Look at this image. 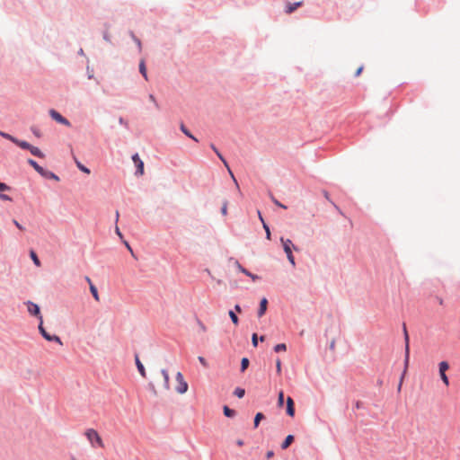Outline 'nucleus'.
I'll return each mask as SVG.
<instances>
[{
    "label": "nucleus",
    "instance_id": "f257e3e1",
    "mask_svg": "<svg viewBox=\"0 0 460 460\" xmlns=\"http://www.w3.org/2000/svg\"><path fill=\"white\" fill-rule=\"evenodd\" d=\"M85 436L93 447H103L104 444L98 432L93 429H89L85 431Z\"/></svg>",
    "mask_w": 460,
    "mask_h": 460
},
{
    "label": "nucleus",
    "instance_id": "f03ea898",
    "mask_svg": "<svg viewBox=\"0 0 460 460\" xmlns=\"http://www.w3.org/2000/svg\"><path fill=\"white\" fill-rule=\"evenodd\" d=\"M280 242L283 245V249H284V252H286L287 254V257H288V260L289 261V262L295 266L296 265V262H295V258L293 256V253H292V247L296 250V248L293 245L291 240L289 239H284L283 237L280 239Z\"/></svg>",
    "mask_w": 460,
    "mask_h": 460
},
{
    "label": "nucleus",
    "instance_id": "7ed1b4c3",
    "mask_svg": "<svg viewBox=\"0 0 460 460\" xmlns=\"http://www.w3.org/2000/svg\"><path fill=\"white\" fill-rule=\"evenodd\" d=\"M175 378L177 381V386L175 388L177 393L181 394L186 393L188 390V384L184 380L183 375L181 372H177Z\"/></svg>",
    "mask_w": 460,
    "mask_h": 460
},
{
    "label": "nucleus",
    "instance_id": "20e7f679",
    "mask_svg": "<svg viewBox=\"0 0 460 460\" xmlns=\"http://www.w3.org/2000/svg\"><path fill=\"white\" fill-rule=\"evenodd\" d=\"M39 331L41 333V335L49 341H56L58 343H59L60 345H62V341L60 340V338L57 335H50L49 334L46 330L44 329L43 327V319L42 317H40V324H39Z\"/></svg>",
    "mask_w": 460,
    "mask_h": 460
},
{
    "label": "nucleus",
    "instance_id": "39448f33",
    "mask_svg": "<svg viewBox=\"0 0 460 460\" xmlns=\"http://www.w3.org/2000/svg\"><path fill=\"white\" fill-rule=\"evenodd\" d=\"M448 368L449 365L447 361H441L438 364L439 376L442 382L446 385V386L449 385V380L447 376L446 375V372L448 370Z\"/></svg>",
    "mask_w": 460,
    "mask_h": 460
},
{
    "label": "nucleus",
    "instance_id": "423d86ee",
    "mask_svg": "<svg viewBox=\"0 0 460 460\" xmlns=\"http://www.w3.org/2000/svg\"><path fill=\"white\" fill-rule=\"evenodd\" d=\"M404 337H405V341H406V346H405V359H404V364H405V369L403 371V374H402V376L401 378V382H400V385H399V387L398 389L400 390L401 389V386H402V379H403V376H404V374L406 372V369L408 367V364H409V354H410V350H409V336H408V332L406 331V328L404 327Z\"/></svg>",
    "mask_w": 460,
    "mask_h": 460
},
{
    "label": "nucleus",
    "instance_id": "0eeeda50",
    "mask_svg": "<svg viewBox=\"0 0 460 460\" xmlns=\"http://www.w3.org/2000/svg\"><path fill=\"white\" fill-rule=\"evenodd\" d=\"M210 147L217 154L218 158L223 162L224 165L226 167L228 172L230 173L231 177L233 178L234 181L235 182V184H236V186L238 188L239 187L238 183H237V181H236V180H235V178H234V174H233V172H232V171H231V169H230V167L228 165V163L226 162V160L224 158V156L221 155V153L218 151V149L215 146L214 144H211Z\"/></svg>",
    "mask_w": 460,
    "mask_h": 460
},
{
    "label": "nucleus",
    "instance_id": "6e6552de",
    "mask_svg": "<svg viewBox=\"0 0 460 460\" xmlns=\"http://www.w3.org/2000/svg\"><path fill=\"white\" fill-rule=\"evenodd\" d=\"M25 305L27 306V310H28L29 314L31 315L37 316L38 319L40 321V317H42V315L40 314V310L39 305L31 301H27L25 303Z\"/></svg>",
    "mask_w": 460,
    "mask_h": 460
},
{
    "label": "nucleus",
    "instance_id": "1a4fd4ad",
    "mask_svg": "<svg viewBox=\"0 0 460 460\" xmlns=\"http://www.w3.org/2000/svg\"><path fill=\"white\" fill-rule=\"evenodd\" d=\"M49 115L57 122H58L60 124H63V125H65L66 127H70L71 126L70 122L66 118H64L59 112H58L57 111L50 110L49 111Z\"/></svg>",
    "mask_w": 460,
    "mask_h": 460
},
{
    "label": "nucleus",
    "instance_id": "9d476101",
    "mask_svg": "<svg viewBox=\"0 0 460 460\" xmlns=\"http://www.w3.org/2000/svg\"><path fill=\"white\" fill-rule=\"evenodd\" d=\"M132 160H133L135 165L137 166V172L136 173L138 174V175H143L144 174V163H143V161L139 158L137 154H135L132 156Z\"/></svg>",
    "mask_w": 460,
    "mask_h": 460
},
{
    "label": "nucleus",
    "instance_id": "9b49d317",
    "mask_svg": "<svg viewBox=\"0 0 460 460\" xmlns=\"http://www.w3.org/2000/svg\"><path fill=\"white\" fill-rule=\"evenodd\" d=\"M287 413L290 417H293L295 415L294 401L291 397L287 398Z\"/></svg>",
    "mask_w": 460,
    "mask_h": 460
},
{
    "label": "nucleus",
    "instance_id": "f8f14e48",
    "mask_svg": "<svg viewBox=\"0 0 460 460\" xmlns=\"http://www.w3.org/2000/svg\"><path fill=\"white\" fill-rule=\"evenodd\" d=\"M236 266L238 268V270L243 272V274H245L246 276L250 277L253 281L259 279V276L257 275H254L252 273H251L250 271H248L246 269H244L243 267H242V265L236 261Z\"/></svg>",
    "mask_w": 460,
    "mask_h": 460
},
{
    "label": "nucleus",
    "instance_id": "ddd939ff",
    "mask_svg": "<svg viewBox=\"0 0 460 460\" xmlns=\"http://www.w3.org/2000/svg\"><path fill=\"white\" fill-rule=\"evenodd\" d=\"M267 305H268V300H267V298L263 297L260 303V308L258 311L259 317H261L265 314V312L267 310Z\"/></svg>",
    "mask_w": 460,
    "mask_h": 460
},
{
    "label": "nucleus",
    "instance_id": "4468645a",
    "mask_svg": "<svg viewBox=\"0 0 460 460\" xmlns=\"http://www.w3.org/2000/svg\"><path fill=\"white\" fill-rule=\"evenodd\" d=\"M135 361H136V365H137V370H138L139 374L143 377H146V373L145 367L141 363V361H140V359H139L137 355L135 356Z\"/></svg>",
    "mask_w": 460,
    "mask_h": 460
},
{
    "label": "nucleus",
    "instance_id": "2eb2a0df",
    "mask_svg": "<svg viewBox=\"0 0 460 460\" xmlns=\"http://www.w3.org/2000/svg\"><path fill=\"white\" fill-rule=\"evenodd\" d=\"M163 376H164V387L165 390H169L170 389V376H169V373L167 370L165 369H163L161 371Z\"/></svg>",
    "mask_w": 460,
    "mask_h": 460
},
{
    "label": "nucleus",
    "instance_id": "dca6fc26",
    "mask_svg": "<svg viewBox=\"0 0 460 460\" xmlns=\"http://www.w3.org/2000/svg\"><path fill=\"white\" fill-rule=\"evenodd\" d=\"M303 4V2H296V3H294V4H290V3H288L287 4V8H286V13H293L296 8H298L299 6H301Z\"/></svg>",
    "mask_w": 460,
    "mask_h": 460
},
{
    "label": "nucleus",
    "instance_id": "f3484780",
    "mask_svg": "<svg viewBox=\"0 0 460 460\" xmlns=\"http://www.w3.org/2000/svg\"><path fill=\"white\" fill-rule=\"evenodd\" d=\"M29 151L31 153V155L37 156V157H40V158H44V154L36 146H31V148L29 149Z\"/></svg>",
    "mask_w": 460,
    "mask_h": 460
},
{
    "label": "nucleus",
    "instance_id": "a211bd4d",
    "mask_svg": "<svg viewBox=\"0 0 460 460\" xmlns=\"http://www.w3.org/2000/svg\"><path fill=\"white\" fill-rule=\"evenodd\" d=\"M293 441H294V436H292V435L287 436L284 442L281 444V448L287 449L291 445V443Z\"/></svg>",
    "mask_w": 460,
    "mask_h": 460
},
{
    "label": "nucleus",
    "instance_id": "6ab92c4d",
    "mask_svg": "<svg viewBox=\"0 0 460 460\" xmlns=\"http://www.w3.org/2000/svg\"><path fill=\"white\" fill-rule=\"evenodd\" d=\"M41 175L45 178H48V179H52V180H55L57 181H59V178L58 175H56L55 173H53L52 172H49V171H46L44 170V172L41 173Z\"/></svg>",
    "mask_w": 460,
    "mask_h": 460
},
{
    "label": "nucleus",
    "instance_id": "aec40b11",
    "mask_svg": "<svg viewBox=\"0 0 460 460\" xmlns=\"http://www.w3.org/2000/svg\"><path fill=\"white\" fill-rule=\"evenodd\" d=\"M28 164H31L40 175L44 172V169L40 166L34 160L29 159Z\"/></svg>",
    "mask_w": 460,
    "mask_h": 460
},
{
    "label": "nucleus",
    "instance_id": "412c9836",
    "mask_svg": "<svg viewBox=\"0 0 460 460\" xmlns=\"http://www.w3.org/2000/svg\"><path fill=\"white\" fill-rule=\"evenodd\" d=\"M139 72L146 80H148L146 67L144 60H141L139 63Z\"/></svg>",
    "mask_w": 460,
    "mask_h": 460
},
{
    "label": "nucleus",
    "instance_id": "4be33fe9",
    "mask_svg": "<svg viewBox=\"0 0 460 460\" xmlns=\"http://www.w3.org/2000/svg\"><path fill=\"white\" fill-rule=\"evenodd\" d=\"M14 144L17 145L18 146H20L21 148L27 149V150H29L31 148V146L28 142L23 141V140H19V139H16Z\"/></svg>",
    "mask_w": 460,
    "mask_h": 460
},
{
    "label": "nucleus",
    "instance_id": "5701e85b",
    "mask_svg": "<svg viewBox=\"0 0 460 460\" xmlns=\"http://www.w3.org/2000/svg\"><path fill=\"white\" fill-rule=\"evenodd\" d=\"M90 291L94 298V300L96 302H99L100 301V296H99V293H98V290H97V288L93 285V284H91V287H90Z\"/></svg>",
    "mask_w": 460,
    "mask_h": 460
},
{
    "label": "nucleus",
    "instance_id": "b1692460",
    "mask_svg": "<svg viewBox=\"0 0 460 460\" xmlns=\"http://www.w3.org/2000/svg\"><path fill=\"white\" fill-rule=\"evenodd\" d=\"M30 256L32 260V261L34 262V264L37 266V267H40V261L39 260L36 252L34 251H31L30 252Z\"/></svg>",
    "mask_w": 460,
    "mask_h": 460
},
{
    "label": "nucleus",
    "instance_id": "393cba45",
    "mask_svg": "<svg viewBox=\"0 0 460 460\" xmlns=\"http://www.w3.org/2000/svg\"><path fill=\"white\" fill-rule=\"evenodd\" d=\"M223 411H224V414L226 417L231 418L235 415V411L234 410L230 409L228 406H224Z\"/></svg>",
    "mask_w": 460,
    "mask_h": 460
},
{
    "label": "nucleus",
    "instance_id": "a878e982",
    "mask_svg": "<svg viewBox=\"0 0 460 460\" xmlns=\"http://www.w3.org/2000/svg\"><path fill=\"white\" fill-rule=\"evenodd\" d=\"M181 130L187 136L189 137L190 138L195 140V141H198V139L186 128V127L184 126V124H181Z\"/></svg>",
    "mask_w": 460,
    "mask_h": 460
},
{
    "label": "nucleus",
    "instance_id": "bb28decb",
    "mask_svg": "<svg viewBox=\"0 0 460 460\" xmlns=\"http://www.w3.org/2000/svg\"><path fill=\"white\" fill-rule=\"evenodd\" d=\"M234 394L235 396H237L238 398H243L245 394V391H244V389H243L241 387H237L234 389Z\"/></svg>",
    "mask_w": 460,
    "mask_h": 460
},
{
    "label": "nucleus",
    "instance_id": "cd10ccee",
    "mask_svg": "<svg viewBox=\"0 0 460 460\" xmlns=\"http://www.w3.org/2000/svg\"><path fill=\"white\" fill-rule=\"evenodd\" d=\"M228 314H229V316H230V318H231V320H232L233 323H234V325H238V323H239V319H238L237 315L235 314V313H234V311H232V310H231V311H229Z\"/></svg>",
    "mask_w": 460,
    "mask_h": 460
},
{
    "label": "nucleus",
    "instance_id": "c85d7f7f",
    "mask_svg": "<svg viewBox=\"0 0 460 460\" xmlns=\"http://www.w3.org/2000/svg\"><path fill=\"white\" fill-rule=\"evenodd\" d=\"M0 136L3 137L5 139H8L10 141H12L13 143H15L16 139L14 137L11 136L10 134L8 133H5L4 131H0Z\"/></svg>",
    "mask_w": 460,
    "mask_h": 460
},
{
    "label": "nucleus",
    "instance_id": "c756f323",
    "mask_svg": "<svg viewBox=\"0 0 460 460\" xmlns=\"http://www.w3.org/2000/svg\"><path fill=\"white\" fill-rule=\"evenodd\" d=\"M249 367V359L247 358H243L241 361V371L244 372Z\"/></svg>",
    "mask_w": 460,
    "mask_h": 460
},
{
    "label": "nucleus",
    "instance_id": "7c9ffc66",
    "mask_svg": "<svg viewBox=\"0 0 460 460\" xmlns=\"http://www.w3.org/2000/svg\"><path fill=\"white\" fill-rule=\"evenodd\" d=\"M75 164H76V165H77V167H78V169H79L80 171H82V172H85V173H87V174H89V173H90V170H89L87 167H85L84 165H83V164H82L79 161H77L76 159H75Z\"/></svg>",
    "mask_w": 460,
    "mask_h": 460
},
{
    "label": "nucleus",
    "instance_id": "2f4dec72",
    "mask_svg": "<svg viewBox=\"0 0 460 460\" xmlns=\"http://www.w3.org/2000/svg\"><path fill=\"white\" fill-rule=\"evenodd\" d=\"M264 418V415L261 413V412H258L256 415H255V418H254V427L257 428L260 421Z\"/></svg>",
    "mask_w": 460,
    "mask_h": 460
},
{
    "label": "nucleus",
    "instance_id": "473e14b6",
    "mask_svg": "<svg viewBox=\"0 0 460 460\" xmlns=\"http://www.w3.org/2000/svg\"><path fill=\"white\" fill-rule=\"evenodd\" d=\"M274 350L276 352H280V351H286L287 350V346L285 343H279V344H277L275 347H274Z\"/></svg>",
    "mask_w": 460,
    "mask_h": 460
},
{
    "label": "nucleus",
    "instance_id": "72a5a7b5",
    "mask_svg": "<svg viewBox=\"0 0 460 460\" xmlns=\"http://www.w3.org/2000/svg\"><path fill=\"white\" fill-rule=\"evenodd\" d=\"M283 403H284V393H283V391H280L279 393V396H278V405L279 407H281L283 405Z\"/></svg>",
    "mask_w": 460,
    "mask_h": 460
},
{
    "label": "nucleus",
    "instance_id": "f704fd0d",
    "mask_svg": "<svg viewBox=\"0 0 460 460\" xmlns=\"http://www.w3.org/2000/svg\"><path fill=\"white\" fill-rule=\"evenodd\" d=\"M272 202L277 205L278 207L279 208H287V207L285 205H283L282 203H280L278 199H276L273 196L270 197Z\"/></svg>",
    "mask_w": 460,
    "mask_h": 460
},
{
    "label": "nucleus",
    "instance_id": "c9c22d12",
    "mask_svg": "<svg viewBox=\"0 0 460 460\" xmlns=\"http://www.w3.org/2000/svg\"><path fill=\"white\" fill-rule=\"evenodd\" d=\"M276 369H277V373L279 375H280L281 374V361L279 358H278L276 361Z\"/></svg>",
    "mask_w": 460,
    "mask_h": 460
},
{
    "label": "nucleus",
    "instance_id": "e433bc0d",
    "mask_svg": "<svg viewBox=\"0 0 460 460\" xmlns=\"http://www.w3.org/2000/svg\"><path fill=\"white\" fill-rule=\"evenodd\" d=\"M11 188L4 182L0 181V191L9 190Z\"/></svg>",
    "mask_w": 460,
    "mask_h": 460
},
{
    "label": "nucleus",
    "instance_id": "4c0bfd02",
    "mask_svg": "<svg viewBox=\"0 0 460 460\" xmlns=\"http://www.w3.org/2000/svg\"><path fill=\"white\" fill-rule=\"evenodd\" d=\"M263 228L266 231L267 239H270V228H269V226H267L266 223H263Z\"/></svg>",
    "mask_w": 460,
    "mask_h": 460
},
{
    "label": "nucleus",
    "instance_id": "58836bf2",
    "mask_svg": "<svg viewBox=\"0 0 460 460\" xmlns=\"http://www.w3.org/2000/svg\"><path fill=\"white\" fill-rule=\"evenodd\" d=\"M198 359L203 367H208V362L205 358L199 356Z\"/></svg>",
    "mask_w": 460,
    "mask_h": 460
},
{
    "label": "nucleus",
    "instance_id": "ea45409f",
    "mask_svg": "<svg viewBox=\"0 0 460 460\" xmlns=\"http://www.w3.org/2000/svg\"><path fill=\"white\" fill-rule=\"evenodd\" d=\"M252 345L254 347H256L258 345V337H257V334L256 333H253L252 334Z\"/></svg>",
    "mask_w": 460,
    "mask_h": 460
},
{
    "label": "nucleus",
    "instance_id": "a19ab883",
    "mask_svg": "<svg viewBox=\"0 0 460 460\" xmlns=\"http://www.w3.org/2000/svg\"><path fill=\"white\" fill-rule=\"evenodd\" d=\"M149 100L155 105L157 109L159 108L156 99L153 94H149Z\"/></svg>",
    "mask_w": 460,
    "mask_h": 460
},
{
    "label": "nucleus",
    "instance_id": "79ce46f5",
    "mask_svg": "<svg viewBox=\"0 0 460 460\" xmlns=\"http://www.w3.org/2000/svg\"><path fill=\"white\" fill-rule=\"evenodd\" d=\"M221 212L224 216L227 214V202H224L223 207L221 208Z\"/></svg>",
    "mask_w": 460,
    "mask_h": 460
},
{
    "label": "nucleus",
    "instance_id": "37998d69",
    "mask_svg": "<svg viewBox=\"0 0 460 460\" xmlns=\"http://www.w3.org/2000/svg\"><path fill=\"white\" fill-rule=\"evenodd\" d=\"M131 37L136 42V44H137L139 49H141V41L137 38H136V36L133 33H131Z\"/></svg>",
    "mask_w": 460,
    "mask_h": 460
},
{
    "label": "nucleus",
    "instance_id": "c03bdc74",
    "mask_svg": "<svg viewBox=\"0 0 460 460\" xmlns=\"http://www.w3.org/2000/svg\"><path fill=\"white\" fill-rule=\"evenodd\" d=\"M0 199L7 200V201H12V198L11 197H9L8 195H5V194H1V193H0Z\"/></svg>",
    "mask_w": 460,
    "mask_h": 460
},
{
    "label": "nucleus",
    "instance_id": "a18cd8bd",
    "mask_svg": "<svg viewBox=\"0 0 460 460\" xmlns=\"http://www.w3.org/2000/svg\"><path fill=\"white\" fill-rule=\"evenodd\" d=\"M13 223L16 226L17 228H19L20 230H23L22 226L17 220L13 219Z\"/></svg>",
    "mask_w": 460,
    "mask_h": 460
},
{
    "label": "nucleus",
    "instance_id": "49530a36",
    "mask_svg": "<svg viewBox=\"0 0 460 460\" xmlns=\"http://www.w3.org/2000/svg\"><path fill=\"white\" fill-rule=\"evenodd\" d=\"M124 243H125V245H126L127 249H128V250L130 252V253L134 256L133 250H132L131 246L129 245V243H128V242H126V241H124Z\"/></svg>",
    "mask_w": 460,
    "mask_h": 460
},
{
    "label": "nucleus",
    "instance_id": "de8ad7c7",
    "mask_svg": "<svg viewBox=\"0 0 460 460\" xmlns=\"http://www.w3.org/2000/svg\"><path fill=\"white\" fill-rule=\"evenodd\" d=\"M273 456H274V452H273V451H271V450H270V451H268V452H267V454H266V457H267L268 459H270V458L273 457Z\"/></svg>",
    "mask_w": 460,
    "mask_h": 460
},
{
    "label": "nucleus",
    "instance_id": "09e8293b",
    "mask_svg": "<svg viewBox=\"0 0 460 460\" xmlns=\"http://www.w3.org/2000/svg\"><path fill=\"white\" fill-rule=\"evenodd\" d=\"M363 66L358 67L355 73V76H358L361 74Z\"/></svg>",
    "mask_w": 460,
    "mask_h": 460
},
{
    "label": "nucleus",
    "instance_id": "8fccbe9b",
    "mask_svg": "<svg viewBox=\"0 0 460 460\" xmlns=\"http://www.w3.org/2000/svg\"><path fill=\"white\" fill-rule=\"evenodd\" d=\"M103 39H104L106 41H108V42H110V41H111V39H110V37H109V35H108L107 33H104V35H103Z\"/></svg>",
    "mask_w": 460,
    "mask_h": 460
},
{
    "label": "nucleus",
    "instance_id": "3c124183",
    "mask_svg": "<svg viewBox=\"0 0 460 460\" xmlns=\"http://www.w3.org/2000/svg\"><path fill=\"white\" fill-rule=\"evenodd\" d=\"M258 216H259V218H260V220L261 221V223H262V224H263V223H265V221H264V219H263V217H262V216H261V211H260V210L258 211Z\"/></svg>",
    "mask_w": 460,
    "mask_h": 460
},
{
    "label": "nucleus",
    "instance_id": "603ef678",
    "mask_svg": "<svg viewBox=\"0 0 460 460\" xmlns=\"http://www.w3.org/2000/svg\"><path fill=\"white\" fill-rule=\"evenodd\" d=\"M234 309H235V311H236L237 313H241V312H242V309H241V307H240V305H236L234 306Z\"/></svg>",
    "mask_w": 460,
    "mask_h": 460
},
{
    "label": "nucleus",
    "instance_id": "864d4df0",
    "mask_svg": "<svg viewBox=\"0 0 460 460\" xmlns=\"http://www.w3.org/2000/svg\"><path fill=\"white\" fill-rule=\"evenodd\" d=\"M116 234L120 237L122 238V234L120 233L119 227H116Z\"/></svg>",
    "mask_w": 460,
    "mask_h": 460
},
{
    "label": "nucleus",
    "instance_id": "5fc2aeb1",
    "mask_svg": "<svg viewBox=\"0 0 460 460\" xmlns=\"http://www.w3.org/2000/svg\"><path fill=\"white\" fill-rule=\"evenodd\" d=\"M85 280L88 282L89 286L91 287V284H93L91 279L89 277H85Z\"/></svg>",
    "mask_w": 460,
    "mask_h": 460
},
{
    "label": "nucleus",
    "instance_id": "6e6d98bb",
    "mask_svg": "<svg viewBox=\"0 0 460 460\" xmlns=\"http://www.w3.org/2000/svg\"><path fill=\"white\" fill-rule=\"evenodd\" d=\"M237 445L241 447V446H243V442L242 440H238V441H237Z\"/></svg>",
    "mask_w": 460,
    "mask_h": 460
},
{
    "label": "nucleus",
    "instance_id": "4d7b16f0",
    "mask_svg": "<svg viewBox=\"0 0 460 460\" xmlns=\"http://www.w3.org/2000/svg\"><path fill=\"white\" fill-rule=\"evenodd\" d=\"M119 212L117 211V212H116V214H115V217H116V218H117V219L119 218Z\"/></svg>",
    "mask_w": 460,
    "mask_h": 460
},
{
    "label": "nucleus",
    "instance_id": "13d9d810",
    "mask_svg": "<svg viewBox=\"0 0 460 460\" xmlns=\"http://www.w3.org/2000/svg\"><path fill=\"white\" fill-rule=\"evenodd\" d=\"M119 123H120V124L124 123V120H123V119H122V118H120V119H119Z\"/></svg>",
    "mask_w": 460,
    "mask_h": 460
},
{
    "label": "nucleus",
    "instance_id": "bf43d9fd",
    "mask_svg": "<svg viewBox=\"0 0 460 460\" xmlns=\"http://www.w3.org/2000/svg\"><path fill=\"white\" fill-rule=\"evenodd\" d=\"M264 339H265L264 336H261V338H260L261 341H263Z\"/></svg>",
    "mask_w": 460,
    "mask_h": 460
},
{
    "label": "nucleus",
    "instance_id": "052dcab7",
    "mask_svg": "<svg viewBox=\"0 0 460 460\" xmlns=\"http://www.w3.org/2000/svg\"><path fill=\"white\" fill-rule=\"evenodd\" d=\"M34 134H35L37 137H40L39 132L34 131Z\"/></svg>",
    "mask_w": 460,
    "mask_h": 460
},
{
    "label": "nucleus",
    "instance_id": "680f3d73",
    "mask_svg": "<svg viewBox=\"0 0 460 460\" xmlns=\"http://www.w3.org/2000/svg\"><path fill=\"white\" fill-rule=\"evenodd\" d=\"M75 460V459H74Z\"/></svg>",
    "mask_w": 460,
    "mask_h": 460
}]
</instances>
